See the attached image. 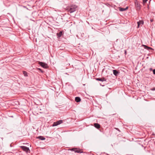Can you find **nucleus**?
<instances>
[{"instance_id": "412c9836", "label": "nucleus", "mask_w": 155, "mask_h": 155, "mask_svg": "<svg viewBox=\"0 0 155 155\" xmlns=\"http://www.w3.org/2000/svg\"><path fill=\"white\" fill-rule=\"evenodd\" d=\"M150 21L151 22H152L153 21V19H151L150 20Z\"/></svg>"}, {"instance_id": "dca6fc26", "label": "nucleus", "mask_w": 155, "mask_h": 155, "mask_svg": "<svg viewBox=\"0 0 155 155\" xmlns=\"http://www.w3.org/2000/svg\"><path fill=\"white\" fill-rule=\"evenodd\" d=\"M23 73L25 77H27L28 76L27 73L25 71H23Z\"/></svg>"}, {"instance_id": "9b49d317", "label": "nucleus", "mask_w": 155, "mask_h": 155, "mask_svg": "<svg viewBox=\"0 0 155 155\" xmlns=\"http://www.w3.org/2000/svg\"><path fill=\"white\" fill-rule=\"evenodd\" d=\"M63 34V31H60L59 33L57 34V36L58 37H61Z\"/></svg>"}, {"instance_id": "f03ea898", "label": "nucleus", "mask_w": 155, "mask_h": 155, "mask_svg": "<svg viewBox=\"0 0 155 155\" xmlns=\"http://www.w3.org/2000/svg\"><path fill=\"white\" fill-rule=\"evenodd\" d=\"M63 121L62 120H58L56 122H54L52 124L53 127H55L63 123Z\"/></svg>"}, {"instance_id": "1a4fd4ad", "label": "nucleus", "mask_w": 155, "mask_h": 155, "mask_svg": "<svg viewBox=\"0 0 155 155\" xmlns=\"http://www.w3.org/2000/svg\"><path fill=\"white\" fill-rule=\"evenodd\" d=\"M94 127L97 129H99L100 128V125L99 124L95 123L94 124Z\"/></svg>"}, {"instance_id": "f8f14e48", "label": "nucleus", "mask_w": 155, "mask_h": 155, "mask_svg": "<svg viewBox=\"0 0 155 155\" xmlns=\"http://www.w3.org/2000/svg\"><path fill=\"white\" fill-rule=\"evenodd\" d=\"M75 153H83V151L80 149L76 148V150L75 151Z\"/></svg>"}, {"instance_id": "6e6552de", "label": "nucleus", "mask_w": 155, "mask_h": 155, "mask_svg": "<svg viewBox=\"0 0 155 155\" xmlns=\"http://www.w3.org/2000/svg\"><path fill=\"white\" fill-rule=\"evenodd\" d=\"M142 46H143V47H144V48H145V49H147V50H153V49L152 48L150 47H148L146 45H142Z\"/></svg>"}, {"instance_id": "2eb2a0df", "label": "nucleus", "mask_w": 155, "mask_h": 155, "mask_svg": "<svg viewBox=\"0 0 155 155\" xmlns=\"http://www.w3.org/2000/svg\"><path fill=\"white\" fill-rule=\"evenodd\" d=\"M37 138L39 139L40 140H44L45 139V137H43V136H40L38 137H37Z\"/></svg>"}, {"instance_id": "423d86ee", "label": "nucleus", "mask_w": 155, "mask_h": 155, "mask_svg": "<svg viewBox=\"0 0 155 155\" xmlns=\"http://www.w3.org/2000/svg\"><path fill=\"white\" fill-rule=\"evenodd\" d=\"M143 21L142 20H140L139 21H138L137 22V23L138 24L137 28H139L140 27V25L142 26V25H143Z\"/></svg>"}, {"instance_id": "a211bd4d", "label": "nucleus", "mask_w": 155, "mask_h": 155, "mask_svg": "<svg viewBox=\"0 0 155 155\" xmlns=\"http://www.w3.org/2000/svg\"><path fill=\"white\" fill-rule=\"evenodd\" d=\"M71 150L73 151L75 153V151L76 150V148H73L71 149Z\"/></svg>"}, {"instance_id": "9d476101", "label": "nucleus", "mask_w": 155, "mask_h": 155, "mask_svg": "<svg viewBox=\"0 0 155 155\" xmlns=\"http://www.w3.org/2000/svg\"><path fill=\"white\" fill-rule=\"evenodd\" d=\"M128 7H126L125 8H120L119 10L120 11L123 12L124 11L127 10L128 9Z\"/></svg>"}, {"instance_id": "4468645a", "label": "nucleus", "mask_w": 155, "mask_h": 155, "mask_svg": "<svg viewBox=\"0 0 155 155\" xmlns=\"http://www.w3.org/2000/svg\"><path fill=\"white\" fill-rule=\"evenodd\" d=\"M81 99L79 97H76L75 98V101L77 102H78L81 101Z\"/></svg>"}, {"instance_id": "6ab92c4d", "label": "nucleus", "mask_w": 155, "mask_h": 155, "mask_svg": "<svg viewBox=\"0 0 155 155\" xmlns=\"http://www.w3.org/2000/svg\"><path fill=\"white\" fill-rule=\"evenodd\" d=\"M153 74H155V69H153Z\"/></svg>"}, {"instance_id": "39448f33", "label": "nucleus", "mask_w": 155, "mask_h": 155, "mask_svg": "<svg viewBox=\"0 0 155 155\" xmlns=\"http://www.w3.org/2000/svg\"><path fill=\"white\" fill-rule=\"evenodd\" d=\"M135 5L137 9L139 10L140 9V5L138 1H136L135 2Z\"/></svg>"}, {"instance_id": "f257e3e1", "label": "nucleus", "mask_w": 155, "mask_h": 155, "mask_svg": "<svg viewBox=\"0 0 155 155\" xmlns=\"http://www.w3.org/2000/svg\"><path fill=\"white\" fill-rule=\"evenodd\" d=\"M77 6L75 5H71L67 7V10L68 12L72 13L76 10Z\"/></svg>"}, {"instance_id": "0eeeda50", "label": "nucleus", "mask_w": 155, "mask_h": 155, "mask_svg": "<svg viewBox=\"0 0 155 155\" xmlns=\"http://www.w3.org/2000/svg\"><path fill=\"white\" fill-rule=\"evenodd\" d=\"M96 80L97 81H102V82L106 81V79L104 77L102 78H96Z\"/></svg>"}, {"instance_id": "aec40b11", "label": "nucleus", "mask_w": 155, "mask_h": 155, "mask_svg": "<svg viewBox=\"0 0 155 155\" xmlns=\"http://www.w3.org/2000/svg\"><path fill=\"white\" fill-rule=\"evenodd\" d=\"M38 69L39 70H40V71H41V72H42V70H41V69H40V68H38Z\"/></svg>"}, {"instance_id": "ddd939ff", "label": "nucleus", "mask_w": 155, "mask_h": 155, "mask_svg": "<svg viewBox=\"0 0 155 155\" xmlns=\"http://www.w3.org/2000/svg\"><path fill=\"white\" fill-rule=\"evenodd\" d=\"M113 73L114 75L115 76H117V74L119 73V72L116 70H113Z\"/></svg>"}, {"instance_id": "4be33fe9", "label": "nucleus", "mask_w": 155, "mask_h": 155, "mask_svg": "<svg viewBox=\"0 0 155 155\" xmlns=\"http://www.w3.org/2000/svg\"><path fill=\"white\" fill-rule=\"evenodd\" d=\"M125 54H126V51H125Z\"/></svg>"}, {"instance_id": "7ed1b4c3", "label": "nucleus", "mask_w": 155, "mask_h": 155, "mask_svg": "<svg viewBox=\"0 0 155 155\" xmlns=\"http://www.w3.org/2000/svg\"><path fill=\"white\" fill-rule=\"evenodd\" d=\"M20 147L22 148L23 151L26 152V153L30 152V151L28 147L24 146H21Z\"/></svg>"}, {"instance_id": "20e7f679", "label": "nucleus", "mask_w": 155, "mask_h": 155, "mask_svg": "<svg viewBox=\"0 0 155 155\" xmlns=\"http://www.w3.org/2000/svg\"><path fill=\"white\" fill-rule=\"evenodd\" d=\"M39 64L41 67H42L44 68H48V65L46 64L45 63L41 62H40Z\"/></svg>"}, {"instance_id": "f3484780", "label": "nucleus", "mask_w": 155, "mask_h": 155, "mask_svg": "<svg viewBox=\"0 0 155 155\" xmlns=\"http://www.w3.org/2000/svg\"><path fill=\"white\" fill-rule=\"evenodd\" d=\"M148 0H143V5H144L146 2Z\"/></svg>"}]
</instances>
